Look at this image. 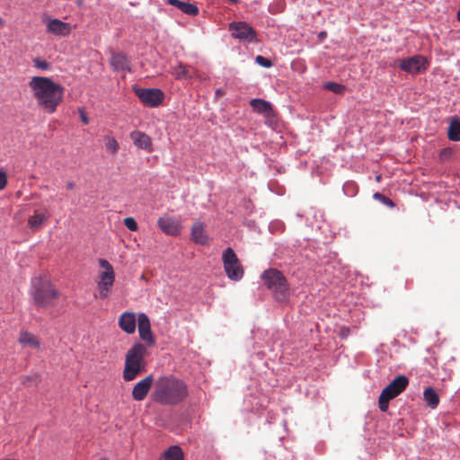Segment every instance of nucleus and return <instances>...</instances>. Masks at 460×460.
I'll return each instance as SVG.
<instances>
[{
	"label": "nucleus",
	"instance_id": "8",
	"mask_svg": "<svg viewBox=\"0 0 460 460\" xmlns=\"http://www.w3.org/2000/svg\"><path fill=\"white\" fill-rule=\"evenodd\" d=\"M224 270L227 278L234 281H239L244 274L243 267L234 251L228 247L222 255Z\"/></svg>",
	"mask_w": 460,
	"mask_h": 460
},
{
	"label": "nucleus",
	"instance_id": "17",
	"mask_svg": "<svg viewBox=\"0 0 460 460\" xmlns=\"http://www.w3.org/2000/svg\"><path fill=\"white\" fill-rule=\"evenodd\" d=\"M136 314L132 312H125L119 318V326L127 333H134L136 330Z\"/></svg>",
	"mask_w": 460,
	"mask_h": 460
},
{
	"label": "nucleus",
	"instance_id": "30",
	"mask_svg": "<svg viewBox=\"0 0 460 460\" xmlns=\"http://www.w3.org/2000/svg\"><path fill=\"white\" fill-rule=\"evenodd\" d=\"M373 197L375 199L381 201L383 204H385L390 208L394 207V203L393 202L392 199H390L389 198L385 197V195H383L379 192L375 193L373 195Z\"/></svg>",
	"mask_w": 460,
	"mask_h": 460
},
{
	"label": "nucleus",
	"instance_id": "27",
	"mask_svg": "<svg viewBox=\"0 0 460 460\" xmlns=\"http://www.w3.org/2000/svg\"><path fill=\"white\" fill-rule=\"evenodd\" d=\"M447 137L451 141H460V121L453 119L447 129Z\"/></svg>",
	"mask_w": 460,
	"mask_h": 460
},
{
	"label": "nucleus",
	"instance_id": "5",
	"mask_svg": "<svg viewBox=\"0 0 460 460\" xmlns=\"http://www.w3.org/2000/svg\"><path fill=\"white\" fill-rule=\"evenodd\" d=\"M145 347H132L128 351L123 372L124 380H134L145 370Z\"/></svg>",
	"mask_w": 460,
	"mask_h": 460
},
{
	"label": "nucleus",
	"instance_id": "28",
	"mask_svg": "<svg viewBox=\"0 0 460 460\" xmlns=\"http://www.w3.org/2000/svg\"><path fill=\"white\" fill-rule=\"evenodd\" d=\"M19 341L22 344L28 345H39L40 341L36 336L27 332H22L19 338Z\"/></svg>",
	"mask_w": 460,
	"mask_h": 460
},
{
	"label": "nucleus",
	"instance_id": "14",
	"mask_svg": "<svg viewBox=\"0 0 460 460\" xmlns=\"http://www.w3.org/2000/svg\"><path fill=\"white\" fill-rule=\"evenodd\" d=\"M129 137L137 148L143 149L146 152H152L154 150L152 139L146 133L139 130H134L129 134Z\"/></svg>",
	"mask_w": 460,
	"mask_h": 460
},
{
	"label": "nucleus",
	"instance_id": "1",
	"mask_svg": "<svg viewBox=\"0 0 460 460\" xmlns=\"http://www.w3.org/2000/svg\"><path fill=\"white\" fill-rule=\"evenodd\" d=\"M29 86L38 105L48 113H54L63 102L64 87L49 77L33 76Z\"/></svg>",
	"mask_w": 460,
	"mask_h": 460
},
{
	"label": "nucleus",
	"instance_id": "41",
	"mask_svg": "<svg viewBox=\"0 0 460 460\" xmlns=\"http://www.w3.org/2000/svg\"><path fill=\"white\" fill-rule=\"evenodd\" d=\"M4 24V21L2 18H0V25L2 26Z\"/></svg>",
	"mask_w": 460,
	"mask_h": 460
},
{
	"label": "nucleus",
	"instance_id": "4",
	"mask_svg": "<svg viewBox=\"0 0 460 460\" xmlns=\"http://www.w3.org/2000/svg\"><path fill=\"white\" fill-rule=\"evenodd\" d=\"M261 278L266 287L272 291L274 298L278 302L286 303L288 301L289 287L281 271L276 269H269L262 273Z\"/></svg>",
	"mask_w": 460,
	"mask_h": 460
},
{
	"label": "nucleus",
	"instance_id": "23",
	"mask_svg": "<svg viewBox=\"0 0 460 460\" xmlns=\"http://www.w3.org/2000/svg\"><path fill=\"white\" fill-rule=\"evenodd\" d=\"M48 219V216L38 210L34 212V215L28 218V225L33 230H39L42 227Z\"/></svg>",
	"mask_w": 460,
	"mask_h": 460
},
{
	"label": "nucleus",
	"instance_id": "37",
	"mask_svg": "<svg viewBox=\"0 0 460 460\" xmlns=\"http://www.w3.org/2000/svg\"><path fill=\"white\" fill-rule=\"evenodd\" d=\"M349 334V328H341L340 331V336L342 338L347 337Z\"/></svg>",
	"mask_w": 460,
	"mask_h": 460
},
{
	"label": "nucleus",
	"instance_id": "9",
	"mask_svg": "<svg viewBox=\"0 0 460 460\" xmlns=\"http://www.w3.org/2000/svg\"><path fill=\"white\" fill-rule=\"evenodd\" d=\"M135 93L141 102L149 107H157L164 99V93L155 88H137Z\"/></svg>",
	"mask_w": 460,
	"mask_h": 460
},
{
	"label": "nucleus",
	"instance_id": "21",
	"mask_svg": "<svg viewBox=\"0 0 460 460\" xmlns=\"http://www.w3.org/2000/svg\"><path fill=\"white\" fill-rule=\"evenodd\" d=\"M171 73L178 80L190 79L195 76V74L182 63L172 67Z\"/></svg>",
	"mask_w": 460,
	"mask_h": 460
},
{
	"label": "nucleus",
	"instance_id": "20",
	"mask_svg": "<svg viewBox=\"0 0 460 460\" xmlns=\"http://www.w3.org/2000/svg\"><path fill=\"white\" fill-rule=\"evenodd\" d=\"M111 65L116 71L130 70L129 61L122 53H113L111 58Z\"/></svg>",
	"mask_w": 460,
	"mask_h": 460
},
{
	"label": "nucleus",
	"instance_id": "22",
	"mask_svg": "<svg viewBox=\"0 0 460 460\" xmlns=\"http://www.w3.org/2000/svg\"><path fill=\"white\" fill-rule=\"evenodd\" d=\"M159 460H184V453L179 446H171Z\"/></svg>",
	"mask_w": 460,
	"mask_h": 460
},
{
	"label": "nucleus",
	"instance_id": "18",
	"mask_svg": "<svg viewBox=\"0 0 460 460\" xmlns=\"http://www.w3.org/2000/svg\"><path fill=\"white\" fill-rule=\"evenodd\" d=\"M191 240L199 244H207L208 237L205 232V226L200 221L195 222L191 226Z\"/></svg>",
	"mask_w": 460,
	"mask_h": 460
},
{
	"label": "nucleus",
	"instance_id": "36",
	"mask_svg": "<svg viewBox=\"0 0 460 460\" xmlns=\"http://www.w3.org/2000/svg\"><path fill=\"white\" fill-rule=\"evenodd\" d=\"M79 112H80V117H81L82 122L84 125L89 124V119H88L87 115L85 114V112L82 110H80Z\"/></svg>",
	"mask_w": 460,
	"mask_h": 460
},
{
	"label": "nucleus",
	"instance_id": "38",
	"mask_svg": "<svg viewBox=\"0 0 460 460\" xmlns=\"http://www.w3.org/2000/svg\"><path fill=\"white\" fill-rule=\"evenodd\" d=\"M75 184L73 181H69V182L66 183V188L68 190H73L75 188Z\"/></svg>",
	"mask_w": 460,
	"mask_h": 460
},
{
	"label": "nucleus",
	"instance_id": "12",
	"mask_svg": "<svg viewBox=\"0 0 460 460\" xmlns=\"http://www.w3.org/2000/svg\"><path fill=\"white\" fill-rule=\"evenodd\" d=\"M159 228L167 235L176 236L181 232L182 226L175 217H162L157 220Z\"/></svg>",
	"mask_w": 460,
	"mask_h": 460
},
{
	"label": "nucleus",
	"instance_id": "2",
	"mask_svg": "<svg viewBox=\"0 0 460 460\" xmlns=\"http://www.w3.org/2000/svg\"><path fill=\"white\" fill-rule=\"evenodd\" d=\"M189 395L186 383L173 376L159 377L154 385L152 398L164 405H175L184 401Z\"/></svg>",
	"mask_w": 460,
	"mask_h": 460
},
{
	"label": "nucleus",
	"instance_id": "35",
	"mask_svg": "<svg viewBox=\"0 0 460 460\" xmlns=\"http://www.w3.org/2000/svg\"><path fill=\"white\" fill-rule=\"evenodd\" d=\"M7 185V174L0 168V190H4Z\"/></svg>",
	"mask_w": 460,
	"mask_h": 460
},
{
	"label": "nucleus",
	"instance_id": "26",
	"mask_svg": "<svg viewBox=\"0 0 460 460\" xmlns=\"http://www.w3.org/2000/svg\"><path fill=\"white\" fill-rule=\"evenodd\" d=\"M104 145L106 151L111 155H115L119 150V145L116 138L111 135H106L103 137Z\"/></svg>",
	"mask_w": 460,
	"mask_h": 460
},
{
	"label": "nucleus",
	"instance_id": "24",
	"mask_svg": "<svg viewBox=\"0 0 460 460\" xmlns=\"http://www.w3.org/2000/svg\"><path fill=\"white\" fill-rule=\"evenodd\" d=\"M423 398L427 406L435 409L439 403V397L432 387H428L423 392Z\"/></svg>",
	"mask_w": 460,
	"mask_h": 460
},
{
	"label": "nucleus",
	"instance_id": "42",
	"mask_svg": "<svg viewBox=\"0 0 460 460\" xmlns=\"http://www.w3.org/2000/svg\"><path fill=\"white\" fill-rule=\"evenodd\" d=\"M231 3H237V0H229Z\"/></svg>",
	"mask_w": 460,
	"mask_h": 460
},
{
	"label": "nucleus",
	"instance_id": "40",
	"mask_svg": "<svg viewBox=\"0 0 460 460\" xmlns=\"http://www.w3.org/2000/svg\"><path fill=\"white\" fill-rule=\"evenodd\" d=\"M381 180V175L376 176V181H379Z\"/></svg>",
	"mask_w": 460,
	"mask_h": 460
},
{
	"label": "nucleus",
	"instance_id": "13",
	"mask_svg": "<svg viewBox=\"0 0 460 460\" xmlns=\"http://www.w3.org/2000/svg\"><path fill=\"white\" fill-rule=\"evenodd\" d=\"M154 383V377L152 375L146 376L145 378L137 382L132 390V397L136 401H143Z\"/></svg>",
	"mask_w": 460,
	"mask_h": 460
},
{
	"label": "nucleus",
	"instance_id": "11",
	"mask_svg": "<svg viewBox=\"0 0 460 460\" xmlns=\"http://www.w3.org/2000/svg\"><path fill=\"white\" fill-rule=\"evenodd\" d=\"M229 31L234 38L252 42L256 39L255 30L245 22H233L229 23Z\"/></svg>",
	"mask_w": 460,
	"mask_h": 460
},
{
	"label": "nucleus",
	"instance_id": "19",
	"mask_svg": "<svg viewBox=\"0 0 460 460\" xmlns=\"http://www.w3.org/2000/svg\"><path fill=\"white\" fill-rule=\"evenodd\" d=\"M167 2L171 5L178 8L179 10H181L182 13H184L186 14L192 15V16H196L199 14V8L194 4L183 2L181 0H167Z\"/></svg>",
	"mask_w": 460,
	"mask_h": 460
},
{
	"label": "nucleus",
	"instance_id": "29",
	"mask_svg": "<svg viewBox=\"0 0 460 460\" xmlns=\"http://www.w3.org/2000/svg\"><path fill=\"white\" fill-rule=\"evenodd\" d=\"M323 88L330 91V92H332L334 93H337V94H342L344 90H345V86L341 84H338V83H335V82H326L324 84H323Z\"/></svg>",
	"mask_w": 460,
	"mask_h": 460
},
{
	"label": "nucleus",
	"instance_id": "34",
	"mask_svg": "<svg viewBox=\"0 0 460 460\" xmlns=\"http://www.w3.org/2000/svg\"><path fill=\"white\" fill-rule=\"evenodd\" d=\"M33 63H34V66L37 68H40V69H42V70H47V69L49 68V64L46 60H43V59H40V58H35L33 60Z\"/></svg>",
	"mask_w": 460,
	"mask_h": 460
},
{
	"label": "nucleus",
	"instance_id": "6",
	"mask_svg": "<svg viewBox=\"0 0 460 460\" xmlns=\"http://www.w3.org/2000/svg\"><path fill=\"white\" fill-rule=\"evenodd\" d=\"M409 379L405 376H397L387 386H385L378 398V406L381 411L385 412L389 408V402L400 394H402L407 387Z\"/></svg>",
	"mask_w": 460,
	"mask_h": 460
},
{
	"label": "nucleus",
	"instance_id": "3",
	"mask_svg": "<svg viewBox=\"0 0 460 460\" xmlns=\"http://www.w3.org/2000/svg\"><path fill=\"white\" fill-rule=\"evenodd\" d=\"M31 296L37 307L48 308L55 305L59 292L49 279L37 277L31 279Z\"/></svg>",
	"mask_w": 460,
	"mask_h": 460
},
{
	"label": "nucleus",
	"instance_id": "25",
	"mask_svg": "<svg viewBox=\"0 0 460 460\" xmlns=\"http://www.w3.org/2000/svg\"><path fill=\"white\" fill-rule=\"evenodd\" d=\"M251 106L260 113H267L272 111L271 104L261 99H252L251 101Z\"/></svg>",
	"mask_w": 460,
	"mask_h": 460
},
{
	"label": "nucleus",
	"instance_id": "39",
	"mask_svg": "<svg viewBox=\"0 0 460 460\" xmlns=\"http://www.w3.org/2000/svg\"><path fill=\"white\" fill-rule=\"evenodd\" d=\"M457 19H458V21H460V10L457 13Z\"/></svg>",
	"mask_w": 460,
	"mask_h": 460
},
{
	"label": "nucleus",
	"instance_id": "43",
	"mask_svg": "<svg viewBox=\"0 0 460 460\" xmlns=\"http://www.w3.org/2000/svg\"><path fill=\"white\" fill-rule=\"evenodd\" d=\"M100 460H107V459H105V458H102V459H100Z\"/></svg>",
	"mask_w": 460,
	"mask_h": 460
},
{
	"label": "nucleus",
	"instance_id": "32",
	"mask_svg": "<svg viewBox=\"0 0 460 460\" xmlns=\"http://www.w3.org/2000/svg\"><path fill=\"white\" fill-rule=\"evenodd\" d=\"M124 225L130 231L137 230V224L133 217H126L124 219Z\"/></svg>",
	"mask_w": 460,
	"mask_h": 460
},
{
	"label": "nucleus",
	"instance_id": "16",
	"mask_svg": "<svg viewBox=\"0 0 460 460\" xmlns=\"http://www.w3.org/2000/svg\"><path fill=\"white\" fill-rule=\"evenodd\" d=\"M138 332L140 338L146 342H153V333L148 316L142 313L137 317Z\"/></svg>",
	"mask_w": 460,
	"mask_h": 460
},
{
	"label": "nucleus",
	"instance_id": "7",
	"mask_svg": "<svg viewBox=\"0 0 460 460\" xmlns=\"http://www.w3.org/2000/svg\"><path fill=\"white\" fill-rule=\"evenodd\" d=\"M98 263L103 270L99 272L97 280L98 295L95 297L106 299L115 282V272L112 265L105 259H99Z\"/></svg>",
	"mask_w": 460,
	"mask_h": 460
},
{
	"label": "nucleus",
	"instance_id": "33",
	"mask_svg": "<svg viewBox=\"0 0 460 460\" xmlns=\"http://www.w3.org/2000/svg\"><path fill=\"white\" fill-rule=\"evenodd\" d=\"M256 62L263 66V67H266V68H269L272 66V63L270 59L262 57V56H257L256 58H255Z\"/></svg>",
	"mask_w": 460,
	"mask_h": 460
},
{
	"label": "nucleus",
	"instance_id": "10",
	"mask_svg": "<svg viewBox=\"0 0 460 460\" xmlns=\"http://www.w3.org/2000/svg\"><path fill=\"white\" fill-rule=\"evenodd\" d=\"M428 60L420 55L400 60L399 67L409 74H420L427 70Z\"/></svg>",
	"mask_w": 460,
	"mask_h": 460
},
{
	"label": "nucleus",
	"instance_id": "15",
	"mask_svg": "<svg viewBox=\"0 0 460 460\" xmlns=\"http://www.w3.org/2000/svg\"><path fill=\"white\" fill-rule=\"evenodd\" d=\"M46 27L49 33L57 36H66L71 32V25L58 19H48Z\"/></svg>",
	"mask_w": 460,
	"mask_h": 460
},
{
	"label": "nucleus",
	"instance_id": "31",
	"mask_svg": "<svg viewBox=\"0 0 460 460\" xmlns=\"http://www.w3.org/2000/svg\"><path fill=\"white\" fill-rule=\"evenodd\" d=\"M22 382L23 385H25L27 386L36 385L40 382L39 376L33 375V376H23L22 378Z\"/></svg>",
	"mask_w": 460,
	"mask_h": 460
}]
</instances>
